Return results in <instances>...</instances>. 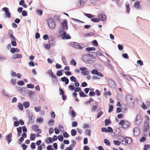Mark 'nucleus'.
<instances>
[{"label": "nucleus", "mask_w": 150, "mask_h": 150, "mask_svg": "<svg viewBox=\"0 0 150 150\" xmlns=\"http://www.w3.org/2000/svg\"><path fill=\"white\" fill-rule=\"evenodd\" d=\"M22 14L23 16H27V12L26 11L24 10L22 11Z\"/></svg>", "instance_id": "62"}, {"label": "nucleus", "mask_w": 150, "mask_h": 150, "mask_svg": "<svg viewBox=\"0 0 150 150\" xmlns=\"http://www.w3.org/2000/svg\"><path fill=\"white\" fill-rule=\"evenodd\" d=\"M43 119L42 117H39L37 119L36 122L40 123H42L43 122Z\"/></svg>", "instance_id": "28"}, {"label": "nucleus", "mask_w": 150, "mask_h": 150, "mask_svg": "<svg viewBox=\"0 0 150 150\" xmlns=\"http://www.w3.org/2000/svg\"><path fill=\"white\" fill-rule=\"evenodd\" d=\"M35 147L36 145L35 143H32L30 145L31 148L32 149H34L35 148Z\"/></svg>", "instance_id": "60"}, {"label": "nucleus", "mask_w": 150, "mask_h": 150, "mask_svg": "<svg viewBox=\"0 0 150 150\" xmlns=\"http://www.w3.org/2000/svg\"><path fill=\"white\" fill-rule=\"evenodd\" d=\"M62 32L63 33L61 35L62 38L63 39H64V37L65 36H66V35H67L66 32L63 30H62L61 32Z\"/></svg>", "instance_id": "42"}, {"label": "nucleus", "mask_w": 150, "mask_h": 150, "mask_svg": "<svg viewBox=\"0 0 150 150\" xmlns=\"http://www.w3.org/2000/svg\"><path fill=\"white\" fill-rule=\"evenodd\" d=\"M49 42L52 46H54L55 45V39L53 37H50L49 38Z\"/></svg>", "instance_id": "11"}, {"label": "nucleus", "mask_w": 150, "mask_h": 150, "mask_svg": "<svg viewBox=\"0 0 150 150\" xmlns=\"http://www.w3.org/2000/svg\"><path fill=\"white\" fill-rule=\"evenodd\" d=\"M70 63L71 64L76 66V62L75 60L74 59H72L71 60Z\"/></svg>", "instance_id": "36"}, {"label": "nucleus", "mask_w": 150, "mask_h": 150, "mask_svg": "<svg viewBox=\"0 0 150 150\" xmlns=\"http://www.w3.org/2000/svg\"><path fill=\"white\" fill-rule=\"evenodd\" d=\"M91 131L89 129H86V130L85 133L86 134L88 135V136H90L91 134Z\"/></svg>", "instance_id": "55"}, {"label": "nucleus", "mask_w": 150, "mask_h": 150, "mask_svg": "<svg viewBox=\"0 0 150 150\" xmlns=\"http://www.w3.org/2000/svg\"><path fill=\"white\" fill-rule=\"evenodd\" d=\"M2 93L6 97H8L9 96L8 93L4 89L3 90Z\"/></svg>", "instance_id": "38"}, {"label": "nucleus", "mask_w": 150, "mask_h": 150, "mask_svg": "<svg viewBox=\"0 0 150 150\" xmlns=\"http://www.w3.org/2000/svg\"><path fill=\"white\" fill-rule=\"evenodd\" d=\"M69 45L75 49L81 50L83 48V45L82 43H79L76 42H72L69 43Z\"/></svg>", "instance_id": "3"}, {"label": "nucleus", "mask_w": 150, "mask_h": 150, "mask_svg": "<svg viewBox=\"0 0 150 150\" xmlns=\"http://www.w3.org/2000/svg\"><path fill=\"white\" fill-rule=\"evenodd\" d=\"M51 77L52 79V81L53 83H55L57 82V78L55 74Z\"/></svg>", "instance_id": "23"}, {"label": "nucleus", "mask_w": 150, "mask_h": 150, "mask_svg": "<svg viewBox=\"0 0 150 150\" xmlns=\"http://www.w3.org/2000/svg\"><path fill=\"white\" fill-rule=\"evenodd\" d=\"M108 85L110 87L114 88L115 87L116 84L114 81L111 79H109L108 81Z\"/></svg>", "instance_id": "8"}, {"label": "nucleus", "mask_w": 150, "mask_h": 150, "mask_svg": "<svg viewBox=\"0 0 150 150\" xmlns=\"http://www.w3.org/2000/svg\"><path fill=\"white\" fill-rule=\"evenodd\" d=\"M113 130L112 128L110 127H108L107 132L111 133L113 132Z\"/></svg>", "instance_id": "49"}, {"label": "nucleus", "mask_w": 150, "mask_h": 150, "mask_svg": "<svg viewBox=\"0 0 150 150\" xmlns=\"http://www.w3.org/2000/svg\"><path fill=\"white\" fill-rule=\"evenodd\" d=\"M77 132L75 129H72L71 131V134L72 136H74L76 134Z\"/></svg>", "instance_id": "29"}, {"label": "nucleus", "mask_w": 150, "mask_h": 150, "mask_svg": "<svg viewBox=\"0 0 150 150\" xmlns=\"http://www.w3.org/2000/svg\"><path fill=\"white\" fill-rule=\"evenodd\" d=\"M122 137L123 139H122L121 142L122 144L126 145L127 144H129L132 143V140L130 137H125L123 136H122Z\"/></svg>", "instance_id": "4"}, {"label": "nucleus", "mask_w": 150, "mask_h": 150, "mask_svg": "<svg viewBox=\"0 0 150 150\" xmlns=\"http://www.w3.org/2000/svg\"><path fill=\"white\" fill-rule=\"evenodd\" d=\"M18 108L21 110H23V106L21 103H19L18 105Z\"/></svg>", "instance_id": "35"}, {"label": "nucleus", "mask_w": 150, "mask_h": 150, "mask_svg": "<svg viewBox=\"0 0 150 150\" xmlns=\"http://www.w3.org/2000/svg\"><path fill=\"white\" fill-rule=\"evenodd\" d=\"M2 9L3 11L5 12L6 17L8 18H10L11 14L10 13L9 11L8 8L7 7H5L3 8Z\"/></svg>", "instance_id": "9"}, {"label": "nucleus", "mask_w": 150, "mask_h": 150, "mask_svg": "<svg viewBox=\"0 0 150 150\" xmlns=\"http://www.w3.org/2000/svg\"><path fill=\"white\" fill-rule=\"evenodd\" d=\"M140 2L139 1H137L135 2L134 6L137 9H139Z\"/></svg>", "instance_id": "24"}, {"label": "nucleus", "mask_w": 150, "mask_h": 150, "mask_svg": "<svg viewBox=\"0 0 150 150\" xmlns=\"http://www.w3.org/2000/svg\"><path fill=\"white\" fill-rule=\"evenodd\" d=\"M130 123L127 121H125L123 126H122V127L124 129H127L130 126Z\"/></svg>", "instance_id": "15"}, {"label": "nucleus", "mask_w": 150, "mask_h": 150, "mask_svg": "<svg viewBox=\"0 0 150 150\" xmlns=\"http://www.w3.org/2000/svg\"><path fill=\"white\" fill-rule=\"evenodd\" d=\"M17 83L18 85L20 86H23L24 84V83L23 81H20L18 82Z\"/></svg>", "instance_id": "48"}, {"label": "nucleus", "mask_w": 150, "mask_h": 150, "mask_svg": "<svg viewBox=\"0 0 150 150\" xmlns=\"http://www.w3.org/2000/svg\"><path fill=\"white\" fill-rule=\"evenodd\" d=\"M47 150H54L51 145H48L47 147Z\"/></svg>", "instance_id": "64"}, {"label": "nucleus", "mask_w": 150, "mask_h": 150, "mask_svg": "<svg viewBox=\"0 0 150 150\" xmlns=\"http://www.w3.org/2000/svg\"><path fill=\"white\" fill-rule=\"evenodd\" d=\"M96 48L94 47H88L86 48L85 50L86 51L89 52L95 50Z\"/></svg>", "instance_id": "19"}, {"label": "nucleus", "mask_w": 150, "mask_h": 150, "mask_svg": "<svg viewBox=\"0 0 150 150\" xmlns=\"http://www.w3.org/2000/svg\"><path fill=\"white\" fill-rule=\"evenodd\" d=\"M97 54L95 52H92L88 54H85L82 56V59L85 62L89 63L95 61L97 57Z\"/></svg>", "instance_id": "1"}, {"label": "nucleus", "mask_w": 150, "mask_h": 150, "mask_svg": "<svg viewBox=\"0 0 150 150\" xmlns=\"http://www.w3.org/2000/svg\"><path fill=\"white\" fill-rule=\"evenodd\" d=\"M114 144L117 146H119L121 144V142L117 140H114L113 141Z\"/></svg>", "instance_id": "37"}, {"label": "nucleus", "mask_w": 150, "mask_h": 150, "mask_svg": "<svg viewBox=\"0 0 150 150\" xmlns=\"http://www.w3.org/2000/svg\"><path fill=\"white\" fill-rule=\"evenodd\" d=\"M84 15L85 16H86V17H87L88 18H93V15L90 13H84Z\"/></svg>", "instance_id": "31"}, {"label": "nucleus", "mask_w": 150, "mask_h": 150, "mask_svg": "<svg viewBox=\"0 0 150 150\" xmlns=\"http://www.w3.org/2000/svg\"><path fill=\"white\" fill-rule=\"evenodd\" d=\"M35 110L37 112H38L41 110V106H38V107H36L34 108Z\"/></svg>", "instance_id": "41"}, {"label": "nucleus", "mask_w": 150, "mask_h": 150, "mask_svg": "<svg viewBox=\"0 0 150 150\" xmlns=\"http://www.w3.org/2000/svg\"><path fill=\"white\" fill-rule=\"evenodd\" d=\"M113 109V107L112 105H110L109 106V109L108 112L109 113H110L112 112Z\"/></svg>", "instance_id": "43"}, {"label": "nucleus", "mask_w": 150, "mask_h": 150, "mask_svg": "<svg viewBox=\"0 0 150 150\" xmlns=\"http://www.w3.org/2000/svg\"><path fill=\"white\" fill-rule=\"evenodd\" d=\"M67 22L66 20H64L61 23V25L63 29L67 30L68 28L67 25Z\"/></svg>", "instance_id": "10"}, {"label": "nucleus", "mask_w": 150, "mask_h": 150, "mask_svg": "<svg viewBox=\"0 0 150 150\" xmlns=\"http://www.w3.org/2000/svg\"><path fill=\"white\" fill-rule=\"evenodd\" d=\"M47 73L49 75L51 76V77L55 75V74L52 71L51 69H49L47 72Z\"/></svg>", "instance_id": "21"}, {"label": "nucleus", "mask_w": 150, "mask_h": 150, "mask_svg": "<svg viewBox=\"0 0 150 150\" xmlns=\"http://www.w3.org/2000/svg\"><path fill=\"white\" fill-rule=\"evenodd\" d=\"M104 142L107 146H110V142L107 139H105Z\"/></svg>", "instance_id": "34"}, {"label": "nucleus", "mask_w": 150, "mask_h": 150, "mask_svg": "<svg viewBox=\"0 0 150 150\" xmlns=\"http://www.w3.org/2000/svg\"><path fill=\"white\" fill-rule=\"evenodd\" d=\"M86 68L84 67H80L79 69L82 71V73L84 76L88 75L89 74V71L88 70H86Z\"/></svg>", "instance_id": "7"}, {"label": "nucleus", "mask_w": 150, "mask_h": 150, "mask_svg": "<svg viewBox=\"0 0 150 150\" xmlns=\"http://www.w3.org/2000/svg\"><path fill=\"white\" fill-rule=\"evenodd\" d=\"M38 127L37 125H35L33 126L32 127V129L34 131H36L38 129Z\"/></svg>", "instance_id": "52"}, {"label": "nucleus", "mask_w": 150, "mask_h": 150, "mask_svg": "<svg viewBox=\"0 0 150 150\" xmlns=\"http://www.w3.org/2000/svg\"><path fill=\"white\" fill-rule=\"evenodd\" d=\"M87 0H79L77 2V4L78 6L79 5L81 6H83L84 4Z\"/></svg>", "instance_id": "17"}, {"label": "nucleus", "mask_w": 150, "mask_h": 150, "mask_svg": "<svg viewBox=\"0 0 150 150\" xmlns=\"http://www.w3.org/2000/svg\"><path fill=\"white\" fill-rule=\"evenodd\" d=\"M19 122L18 121H15L14 123V125L15 127H17L19 125Z\"/></svg>", "instance_id": "59"}, {"label": "nucleus", "mask_w": 150, "mask_h": 150, "mask_svg": "<svg viewBox=\"0 0 150 150\" xmlns=\"http://www.w3.org/2000/svg\"><path fill=\"white\" fill-rule=\"evenodd\" d=\"M53 141V139L50 137L46 138L45 140V142L47 144H49L50 142L52 143Z\"/></svg>", "instance_id": "18"}, {"label": "nucleus", "mask_w": 150, "mask_h": 150, "mask_svg": "<svg viewBox=\"0 0 150 150\" xmlns=\"http://www.w3.org/2000/svg\"><path fill=\"white\" fill-rule=\"evenodd\" d=\"M92 43L93 45L97 46L98 45V43L96 40H94L92 42Z\"/></svg>", "instance_id": "46"}, {"label": "nucleus", "mask_w": 150, "mask_h": 150, "mask_svg": "<svg viewBox=\"0 0 150 150\" xmlns=\"http://www.w3.org/2000/svg\"><path fill=\"white\" fill-rule=\"evenodd\" d=\"M122 56L125 59H128L129 58L128 55L126 53H123L122 54Z\"/></svg>", "instance_id": "47"}, {"label": "nucleus", "mask_w": 150, "mask_h": 150, "mask_svg": "<svg viewBox=\"0 0 150 150\" xmlns=\"http://www.w3.org/2000/svg\"><path fill=\"white\" fill-rule=\"evenodd\" d=\"M98 108V106L97 105H94L93 106L91 110L92 112H93L96 111Z\"/></svg>", "instance_id": "44"}, {"label": "nucleus", "mask_w": 150, "mask_h": 150, "mask_svg": "<svg viewBox=\"0 0 150 150\" xmlns=\"http://www.w3.org/2000/svg\"><path fill=\"white\" fill-rule=\"evenodd\" d=\"M79 95L81 97H85L87 96V95L86 94L83 92L82 91H80L79 92Z\"/></svg>", "instance_id": "22"}, {"label": "nucleus", "mask_w": 150, "mask_h": 150, "mask_svg": "<svg viewBox=\"0 0 150 150\" xmlns=\"http://www.w3.org/2000/svg\"><path fill=\"white\" fill-rule=\"evenodd\" d=\"M126 103L128 106L131 108H133L134 105L135 100L133 96L130 94L126 95L125 98Z\"/></svg>", "instance_id": "2"}, {"label": "nucleus", "mask_w": 150, "mask_h": 150, "mask_svg": "<svg viewBox=\"0 0 150 150\" xmlns=\"http://www.w3.org/2000/svg\"><path fill=\"white\" fill-rule=\"evenodd\" d=\"M56 74L57 75L59 76H62V71L61 70L57 71Z\"/></svg>", "instance_id": "56"}, {"label": "nucleus", "mask_w": 150, "mask_h": 150, "mask_svg": "<svg viewBox=\"0 0 150 150\" xmlns=\"http://www.w3.org/2000/svg\"><path fill=\"white\" fill-rule=\"evenodd\" d=\"M36 137L35 135L34 134H30V140H34Z\"/></svg>", "instance_id": "30"}, {"label": "nucleus", "mask_w": 150, "mask_h": 150, "mask_svg": "<svg viewBox=\"0 0 150 150\" xmlns=\"http://www.w3.org/2000/svg\"><path fill=\"white\" fill-rule=\"evenodd\" d=\"M133 132L134 135L136 136H138L140 133V130L137 127H135L133 130Z\"/></svg>", "instance_id": "14"}, {"label": "nucleus", "mask_w": 150, "mask_h": 150, "mask_svg": "<svg viewBox=\"0 0 150 150\" xmlns=\"http://www.w3.org/2000/svg\"><path fill=\"white\" fill-rule=\"evenodd\" d=\"M70 80L72 82H74L76 81V79L74 76H72L70 77Z\"/></svg>", "instance_id": "53"}, {"label": "nucleus", "mask_w": 150, "mask_h": 150, "mask_svg": "<svg viewBox=\"0 0 150 150\" xmlns=\"http://www.w3.org/2000/svg\"><path fill=\"white\" fill-rule=\"evenodd\" d=\"M106 17H107L106 15L103 13L101 14L98 16V18L99 20H100L102 21H105L106 19Z\"/></svg>", "instance_id": "12"}, {"label": "nucleus", "mask_w": 150, "mask_h": 150, "mask_svg": "<svg viewBox=\"0 0 150 150\" xmlns=\"http://www.w3.org/2000/svg\"><path fill=\"white\" fill-rule=\"evenodd\" d=\"M136 123L137 125H139L142 121V117L140 115L138 114L137 116L135 119Z\"/></svg>", "instance_id": "6"}, {"label": "nucleus", "mask_w": 150, "mask_h": 150, "mask_svg": "<svg viewBox=\"0 0 150 150\" xmlns=\"http://www.w3.org/2000/svg\"><path fill=\"white\" fill-rule=\"evenodd\" d=\"M27 93L29 95L30 98L31 96L33 95V93H34L33 92L31 91H28L27 92Z\"/></svg>", "instance_id": "50"}, {"label": "nucleus", "mask_w": 150, "mask_h": 150, "mask_svg": "<svg viewBox=\"0 0 150 150\" xmlns=\"http://www.w3.org/2000/svg\"><path fill=\"white\" fill-rule=\"evenodd\" d=\"M98 71L96 69H93L91 71V74L93 75H96L98 73Z\"/></svg>", "instance_id": "40"}, {"label": "nucleus", "mask_w": 150, "mask_h": 150, "mask_svg": "<svg viewBox=\"0 0 150 150\" xmlns=\"http://www.w3.org/2000/svg\"><path fill=\"white\" fill-rule=\"evenodd\" d=\"M23 104L25 108H28L30 105L28 101H26L24 102Z\"/></svg>", "instance_id": "27"}, {"label": "nucleus", "mask_w": 150, "mask_h": 150, "mask_svg": "<svg viewBox=\"0 0 150 150\" xmlns=\"http://www.w3.org/2000/svg\"><path fill=\"white\" fill-rule=\"evenodd\" d=\"M64 139V137L62 135H59L58 137V139L60 141H62Z\"/></svg>", "instance_id": "54"}, {"label": "nucleus", "mask_w": 150, "mask_h": 150, "mask_svg": "<svg viewBox=\"0 0 150 150\" xmlns=\"http://www.w3.org/2000/svg\"><path fill=\"white\" fill-rule=\"evenodd\" d=\"M37 13L39 14L40 16L42 15L43 13V11L42 10H36Z\"/></svg>", "instance_id": "58"}, {"label": "nucleus", "mask_w": 150, "mask_h": 150, "mask_svg": "<svg viewBox=\"0 0 150 150\" xmlns=\"http://www.w3.org/2000/svg\"><path fill=\"white\" fill-rule=\"evenodd\" d=\"M48 24L49 27L52 29H53L55 27V23L54 20L52 18H50L47 20Z\"/></svg>", "instance_id": "5"}, {"label": "nucleus", "mask_w": 150, "mask_h": 150, "mask_svg": "<svg viewBox=\"0 0 150 150\" xmlns=\"http://www.w3.org/2000/svg\"><path fill=\"white\" fill-rule=\"evenodd\" d=\"M78 123L76 121H73L72 123V126L73 127H76L77 126Z\"/></svg>", "instance_id": "51"}, {"label": "nucleus", "mask_w": 150, "mask_h": 150, "mask_svg": "<svg viewBox=\"0 0 150 150\" xmlns=\"http://www.w3.org/2000/svg\"><path fill=\"white\" fill-rule=\"evenodd\" d=\"M33 115H29V121L30 123H33L34 122V120L33 119Z\"/></svg>", "instance_id": "20"}, {"label": "nucleus", "mask_w": 150, "mask_h": 150, "mask_svg": "<svg viewBox=\"0 0 150 150\" xmlns=\"http://www.w3.org/2000/svg\"><path fill=\"white\" fill-rule=\"evenodd\" d=\"M17 91L20 92H23V90H25L26 88L23 87L21 88L20 87H17L16 88Z\"/></svg>", "instance_id": "26"}, {"label": "nucleus", "mask_w": 150, "mask_h": 150, "mask_svg": "<svg viewBox=\"0 0 150 150\" xmlns=\"http://www.w3.org/2000/svg\"><path fill=\"white\" fill-rule=\"evenodd\" d=\"M61 81L64 82L66 84H67L69 83V80L66 77L64 76L61 78Z\"/></svg>", "instance_id": "16"}, {"label": "nucleus", "mask_w": 150, "mask_h": 150, "mask_svg": "<svg viewBox=\"0 0 150 150\" xmlns=\"http://www.w3.org/2000/svg\"><path fill=\"white\" fill-rule=\"evenodd\" d=\"M54 122V120L53 119H51L50 120H49L48 124L50 126H52L53 125Z\"/></svg>", "instance_id": "33"}, {"label": "nucleus", "mask_w": 150, "mask_h": 150, "mask_svg": "<svg viewBox=\"0 0 150 150\" xmlns=\"http://www.w3.org/2000/svg\"><path fill=\"white\" fill-rule=\"evenodd\" d=\"M111 123L110 120V119H106L105 120V125L106 126H108Z\"/></svg>", "instance_id": "25"}, {"label": "nucleus", "mask_w": 150, "mask_h": 150, "mask_svg": "<svg viewBox=\"0 0 150 150\" xmlns=\"http://www.w3.org/2000/svg\"><path fill=\"white\" fill-rule=\"evenodd\" d=\"M12 133H10L6 137V139L7 141L8 144H9L12 141L11 138L12 137Z\"/></svg>", "instance_id": "13"}, {"label": "nucleus", "mask_w": 150, "mask_h": 150, "mask_svg": "<svg viewBox=\"0 0 150 150\" xmlns=\"http://www.w3.org/2000/svg\"><path fill=\"white\" fill-rule=\"evenodd\" d=\"M71 115L74 117L76 115V113L74 110H72L71 111Z\"/></svg>", "instance_id": "57"}, {"label": "nucleus", "mask_w": 150, "mask_h": 150, "mask_svg": "<svg viewBox=\"0 0 150 150\" xmlns=\"http://www.w3.org/2000/svg\"><path fill=\"white\" fill-rule=\"evenodd\" d=\"M91 20L92 21L96 23H97L99 22V18H91Z\"/></svg>", "instance_id": "39"}, {"label": "nucleus", "mask_w": 150, "mask_h": 150, "mask_svg": "<svg viewBox=\"0 0 150 150\" xmlns=\"http://www.w3.org/2000/svg\"><path fill=\"white\" fill-rule=\"evenodd\" d=\"M27 87L28 88H33L34 87V85L32 84H28L27 85Z\"/></svg>", "instance_id": "45"}, {"label": "nucleus", "mask_w": 150, "mask_h": 150, "mask_svg": "<svg viewBox=\"0 0 150 150\" xmlns=\"http://www.w3.org/2000/svg\"><path fill=\"white\" fill-rule=\"evenodd\" d=\"M150 147V145L149 144H146L144 145V150H147V149Z\"/></svg>", "instance_id": "63"}, {"label": "nucleus", "mask_w": 150, "mask_h": 150, "mask_svg": "<svg viewBox=\"0 0 150 150\" xmlns=\"http://www.w3.org/2000/svg\"><path fill=\"white\" fill-rule=\"evenodd\" d=\"M94 33L93 32H91L89 33H86L84 34V36L86 37H88L93 35Z\"/></svg>", "instance_id": "32"}, {"label": "nucleus", "mask_w": 150, "mask_h": 150, "mask_svg": "<svg viewBox=\"0 0 150 150\" xmlns=\"http://www.w3.org/2000/svg\"><path fill=\"white\" fill-rule=\"evenodd\" d=\"M144 127H149V123L148 120H145L144 125Z\"/></svg>", "instance_id": "61"}]
</instances>
